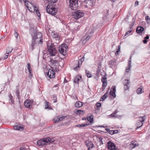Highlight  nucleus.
I'll use <instances>...</instances> for the list:
<instances>
[{
  "mask_svg": "<svg viewBox=\"0 0 150 150\" xmlns=\"http://www.w3.org/2000/svg\"><path fill=\"white\" fill-rule=\"evenodd\" d=\"M108 92H106L105 94L102 96L101 97L100 100L101 101H103L105 99H106L108 96Z\"/></svg>",
  "mask_w": 150,
  "mask_h": 150,
  "instance_id": "5701e85b",
  "label": "nucleus"
},
{
  "mask_svg": "<svg viewBox=\"0 0 150 150\" xmlns=\"http://www.w3.org/2000/svg\"><path fill=\"white\" fill-rule=\"evenodd\" d=\"M144 30L143 27L141 26L138 27L137 28L136 31L137 33H141Z\"/></svg>",
  "mask_w": 150,
  "mask_h": 150,
  "instance_id": "4be33fe9",
  "label": "nucleus"
},
{
  "mask_svg": "<svg viewBox=\"0 0 150 150\" xmlns=\"http://www.w3.org/2000/svg\"><path fill=\"white\" fill-rule=\"evenodd\" d=\"M8 54H6L5 56L4 59H6L8 58Z\"/></svg>",
  "mask_w": 150,
  "mask_h": 150,
  "instance_id": "4d7b16f0",
  "label": "nucleus"
},
{
  "mask_svg": "<svg viewBox=\"0 0 150 150\" xmlns=\"http://www.w3.org/2000/svg\"><path fill=\"white\" fill-rule=\"evenodd\" d=\"M31 36L32 41L30 48L33 50L36 46H39L42 43V36L41 33H35V32H33Z\"/></svg>",
  "mask_w": 150,
  "mask_h": 150,
  "instance_id": "f257e3e1",
  "label": "nucleus"
},
{
  "mask_svg": "<svg viewBox=\"0 0 150 150\" xmlns=\"http://www.w3.org/2000/svg\"><path fill=\"white\" fill-rule=\"evenodd\" d=\"M53 100H54V103H56L57 102V97L56 96H54L53 97Z\"/></svg>",
  "mask_w": 150,
  "mask_h": 150,
  "instance_id": "09e8293b",
  "label": "nucleus"
},
{
  "mask_svg": "<svg viewBox=\"0 0 150 150\" xmlns=\"http://www.w3.org/2000/svg\"><path fill=\"white\" fill-rule=\"evenodd\" d=\"M18 33L17 32H16V31H15V33L14 34V36L16 37V38H17V37L18 35Z\"/></svg>",
  "mask_w": 150,
  "mask_h": 150,
  "instance_id": "8fccbe9b",
  "label": "nucleus"
},
{
  "mask_svg": "<svg viewBox=\"0 0 150 150\" xmlns=\"http://www.w3.org/2000/svg\"><path fill=\"white\" fill-rule=\"evenodd\" d=\"M115 63V61L114 60H112L110 61L109 62V64L112 65H113Z\"/></svg>",
  "mask_w": 150,
  "mask_h": 150,
  "instance_id": "79ce46f5",
  "label": "nucleus"
},
{
  "mask_svg": "<svg viewBox=\"0 0 150 150\" xmlns=\"http://www.w3.org/2000/svg\"><path fill=\"white\" fill-rule=\"evenodd\" d=\"M92 37L91 35H87L86 37L82 41V43L83 44H85L90 38Z\"/></svg>",
  "mask_w": 150,
  "mask_h": 150,
  "instance_id": "aec40b11",
  "label": "nucleus"
},
{
  "mask_svg": "<svg viewBox=\"0 0 150 150\" xmlns=\"http://www.w3.org/2000/svg\"><path fill=\"white\" fill-rule=\"evenodd\" d=\"M107 82H103V84H102V86L103 87H105L107 85Z\"/></svg>",
  "mask_w": 150,
  "mask_h": 150,
  "instance_id": "3c124183",
  "label": "nucleus"
},
{
  "mask_svg": "<svg viewBox=\"0 0 150 150\" xmlns=\"http://www.w3.org/2000/svg\"><path fill=\"white\" fill-rule=\"evenodd\" d=\"M57 61L50 59V65L52 69H56L57 66L56 64L57 63Z\"/></svg>",
  "mask_w": 150,
  "mask_h": 150,
  "instance_id": "9d476101",
  "label": "nucleus"
},
{
  "mask_svg": "<svg viewBox=\"0 0 150 150\" xmlns=\"http://www.w3.org/2000/svg\"><path fill=\"white\" fill-rule=\"evenodd\" d=\"M86 75L88 78H91L92 77V75L91 73L89 72L88 71L86 70Z\"/></svg>",
  "mask_w": 150,
  "mask_h": 150,
  "instance_id": "7c9ffc66",
  "label": "nucleus"
},
{
  "mask_svg": "<svg viewBox=\"0 0 150 150\" xmlns=\"http://www.w3.org/2000/svg\"><path fill=\"white\" fill-rule=\"evenodd\" d=\"M84 61V57H82L78 61V65L76 67L74 68V69L76 71L78 69L79 67V66H80L82 62H83Z\"/></svg>",
  "mask_w": 150,
  "mask_h": 150,
  "instance_id": "2eb2a0df",
  "label": "nucleus"
},
{
  "mask_svg": "<svg viewBox=\"0 0 150 150\" xmlns=\"http://www.w3.org/2000/svg\"><path fill=\"white\" fill-rule=\"evenodd\" d=\"M74 112L78 115L83 114V111L82 110H75Z\"/></svg>",
  "mask_w": 150,
  "mask_h": 150,
  "instance_id": "c85d7f7f",
  "label": "nucleus"
},
{
  "mask_svg": "<svg viewBox=\"0 0 150 150\" xmlns=\"http://www.w3.org/2000/svg\"><path fill=\"white\" fill-rule=\"evenodd\" d=\"M112 90H111L110 92V94L114 97L115 98L116 97L115 92L116 91V87L115 86H113L112 88Z\"/></svg>",
  "mask_w": 150,
  "mask_h": 150,
  "instance_id": "dca6fc26",
  "label": "nucleus"
},
{
  "mask_svg": "<svg viewBox=\"0 0 150 150\" xmlns=\"http://www.w3.org/2000/svg\"><path fill=\"white\" fill-rule=\"evenodd\" d=\"M135 142H134V141H132L131 142V144H130V147L132 148H133L136 146H138V145L136 143H135Z\"/></svg>",
  "mask_w": 150,
  "mask_h": 150,
  "instance_id": "bb28decb",
  "label": "nucleus"
},
{
  "mask_svg": "<svg viewBox=\"0 0 150 150\" xmlns=\"http://www.w3.org/2000/svg\"><path fill=\"white\" fill-rule=\"evenodd\" d=\"M118 112L117 110H116L114 112L111 114L110 116L113 117L117 118L118 116L116 114Z\"/></svg>",
  "mask_w": 150,
  "mask_h": 150,
  "instance_id": "393cba45",
  "label": "nucleus"
},
{
  "mask_svg": "<svg viewBox=\"0 0 150 150\" xmlns=\"http://www.w3.org/2000/svg\"><path fill=\"white\" fill-rule=\"evenodd\" d=\"M108 148L109 149L112 150H115V146L114 144L111 142L109 141L107 143Z\"/></svg>",
  "mask_w": 150,
  "mask_h": 150,
  "instance_id": "f8f14e48",
  "label": "nucleus"
},
{
  "mask_svg": "<svg viewBox=\"0 0 150 150\" xmlns=\"http://www.w3.org/2000/svg\"><path fill=\"white\" fill-rule=\"evenodd\" d=\"M81 79V76H76L74 79V82L75 83H78V81Z\"/></svg>",
  "mask_w": 150,
  "mask_h": 150,
  "instance_id": "6ab92c4d",
  "label": "nucleus"
},
{
  "mask_svg": "<svg viewBox=\"0 0 150 150\" xmlns=\"http://www.w3.org/2000/svg\"><path fill=\"white\" fill-rule=\"evenodd\" d=\"M49 2L52 3H55L56 2L57 0H47Z\"/></svg>",
  "mask_w": 150,
  "mask_h": 150,
  "instance_id": "de8ad7c7",
  "label": "nucleus"
},
{
  "mask_svg": "<svg viewBox=\"0 0 150 150\" xmlns=\"http://www.w3.org/2000/svg\"><path fill=\"white\" fill-rule=\"evenodd\" d=\"M72 17L76 19L82 17L84 16V13L81 10H77L74 11L72 14Z\"/></svg>",
  "mask_w": 150,
  "mask_h": 150,
  "instance_id": "423d86ee",
  "label": "nucleus"
},
{
  "mask_svg": "<svg viewBox=\"0 0 150 150\" xmlns=\"http://www.w3.org/2000/svg\"><path fill=\"white\" fill-rule=\"evenodd\" d=\"M16 93L17 95V96L18 98H19V95L20 94V92L18 90H17L16 91Z\"/></svg>",
  "mask_w": 150,
  "mask_h": 150,
  "instance_id": "49530a36",
  "label": "nucleus"
},
{
  "mask_svg": "<svg viewBox=\"0 0 150 150\" xmlns=\"http://www.w3.org/2000/svg\"><path fill=\"white\" fill-rule=\"evenodd\" d=\"M45 109H48L50 110L52 109V108L50 107V105H48L49 103L47 102L46 100H45Z\"/></svg>",
  "mask_w": 150,
  "mask_h": 150,
  "instance_id": "c756f323",
  "label": "nucleus"
},
{
  "mask_svg": "<svg viewBox=\"0 0 150 150\" xmlns=\"http://www.w3.org/2000/svg\"><path fill=\"white\" fill-rule=\"evenodd\" d=\"M68 48V46L67 45L65 44H62L59 47V50L61 54L64 55L66 54Z\"/></svg>",
  "mask_w": 150,
  "mask_h": 150,
  "instance_id": "39448f33",
  "label": "nucleus"
},
{
  "mask_svg": "<svg viewBox=\"0 0 150 150\" xmlns=\"http://www.w3.org/2000/svg\"><path fill=\"white\" fill-rule=\"evenodd\" d=\"M82 105V103L80 101L76 102L75 104V106L77 108H80L81 107Z\"/></svg>",
  "mask_w": 150,
  "mask_h": 150,
  "instance_id": "412c9836",
  "label": "nucleus"
},
{
  "mask_svg": "<svg viewBox=\"0 0 150 150\" xmlns=\"http://www.w3.org/2000/svg\"><path fill=\"white\" fill-rule=\"evenodd\" d=\"M130 67H129V68L128 69H126V71L127 72H129Z\"/></svg>",
  "mask_w": 150,
  "mask_h": 150,
  "instance_id": "052dcab7",
  "label": "nucleus"
},
{
  "mask_svg": "<svg viewBox=\"0 0 150 150\" xmlns=\"http://www.w3.org/2000/svg\"><path fill=\"white\" fill-rule=\"evenodd\" d=\"M88 125L87 124H78L75 126L76 127H85L88 126Z\"/></svg>",
  "mask_w": 150,
  "mask_h": 150,
  "instance_id": "473e14b6",
  "label": "nucleus"
},
{
  "mask_svg": "<svg viewBox=\"0 0 150 150\" xmlns=\"http://www.w3.org/2000/svg\"><path fill=\"white\" fill-rule=\"evenodd\" d=\"M130 83V82L129 80L125 79L124 81V85H127V86H129Z\"/></svg>",
  "mask_w": 150,
  "mask_h": 150,
  "instance_id": "72a5a7b5",
  "label": "nucleus"
},
{
  "mask_svg": "<svg viewBox=\"0 0 150 150\" xmlns=\"http://www.w3.org/2000/svg\"><path fill=\"white\" fill-rule=\"evenodd\" d=\"M35 12L38 16L39 17H40V12H39L37 7L36 8L35 10Z\"/></svg>",
  "mask_w": 150,
  "mask_h": 150,
  "instance_id": "f704fd0d",
  "label": "nucleus"
},
{
  "mask_svg": "<svg viewBox=\"0 0 150 150\" xmlns=\"http://www.w3.org/2000/svg\"><path fill=\"white\" fill-rule=\"evenodd\" d=\"M51 35L53 38H55L56 39V40H58V39H59V35L57 34V33H52Z\"/></svg>",
  "mask_w": 150,
  "mask_h": 150,
  "instance_id": "cd10ccee",
  "label": "nucleus"
},
{
  "mask_svg": "<svg viewBox=\"0 0 150 150\" xmlns=\"http://www.w3.org/2000/svg\"><path fill=\"white\" fill-rule=\"evenodd\" d=\"M139 4V3L138 1H136L134 4V6H138Z\"/></svg>",
  "mask_w": 150,
  "mask_h": 150,
  "instance_id": "864d4df0",
  "label": "nucleus"
},
{
  "mask_svg": "<svg viewBox=\"0 0 150 150\" xmlns=\"http://www.w3.org/2000/svg\"><path fill=\"white\" fill-rule=\"evenodd\" d=\"M101 81L102 83L107 82V78L105 76H104L102 78Z\"/></svg>",
  "mask_w": 150,
  "mask_h": 150,
  "instance_id": "e433bc0d",
  "label": "nucleus"
},
{
  "mask_svg": "<svg viewBox=\"0 0 150 150\" xmlns=\"http://www.w3.org/2000/svg\"><path fill=\"white\" fill-rule=\"evenodd\" d=\"M64 82H65V83H67V81L65 79H64Z\"/></svg>",
  "mask_w": 150,
  "mask_h": 150,
  "instance_id": "774afa93",
  "label": "nucleus"
},
{
  "mask_svg": "<svg viewBox=\"0 0 150 150\" xmlns=\"http://www.w3.org/2000/svg\"><path fill=\"white\" fill-rule=\"evenodd\" d=\"M85 144L88 147V150H91L94 147L93 143L91 141H86Z\"/></svg>",
  "mask_w": 150,
  "mask_h": 150,
  "instance_id": "1a4fd4ad",
  "label": "nucleus"
},
{
  "mask_svg": "<svg viewBox=\"0 0 150 150\" xmlns=\"http://www.w3.org/2000/svg\"><path fill=\"white\" fill-rule=\"evenodd\" d=\"M48 52L50 56H55L57 53V51L54 45L50 44L49 42L47 44Z\"/></svg>",
  "mask_w": 150,
  "mask_h": 150,
  "instance_id": "7ed1b4c3",
  "label": "nucleus"
},
{
  "mask_svg": "<svg viewBox=\"0 0 150 150\" xmlns=\"http://www.w3.org/2000/svg\"><path fill=\"white\" fill-rule=\"evenodd\" d=\"M65 117L64 116L60 117L59 116L55 117L53 119V121L54 122L56 123L59 122V121H62L64 119Z\"/></svg>",
  "mask_w": 150,
  "mask_h": 150,
  "instance_id": "4468645a",
  "label": "nucleus"
},
{
  "mask_svg": "<svg viewBox=\"0 0 150 150\" xmlns=\"http://www.w3.org/2000/svg\"><path fill=\"white\" fill-rule=\"evenodd\" d=\"M132 58V56H130L129 58V60L128 62V66L129 67H131V59Z\"/></svg>",
  "mask_w": 150,
  "mask_h": 150,
  "instance_id": "ea45409f",
  "label": "nucleus"
},
{
  "mask_svg": "<svg viewBox=\"0 0 150 150\" xmlns=\"http://www.w3.org/2000/svg\"><path fill=\"white\" fill-rule=\"evenodd\" d=\"M29 72V75L30 76H32V71H30V72Z\"/></svg>",
  "mask_w": 150,
  "mask_h": 150,
  "instance_id": "680f3d73",
  "label": "nucleus"
},
{
  "mask_svg": "<svg viewBox=\"0 0 150 150\" xmlns=\"http://www.w3.org/2000/svg\"><path fill=\"white\" fill-rule=\"evenodd\" d=\"M32 103L33 101L30 100H27L24 102V105L27 108H31Z\"/></svg>",
  "mask_w": 150,
  "mask_h": 150,
  "instance_id": "9b49d317",
  "label": "nucleus"
},
{
  "mask_svg": "<svg viewBox=\"0 0 150 150\" xmlns=\"http://www.w3.org/2000/svg\"><path fill=\"white\" fill-rule=\"evenodd\" d=\"M83 3H85V2H86V0H80Z\"/></svg>",
  "mask_w": 150,
  "mask_h": 150,
  "instance_id": "69168bd1",
  "label": "nucleus"
},
{
  "mask_svg": "<svg viewBox=\"0 0 150 150\" xmlns=\"http://www.w3.org/2000/svg\"><path fill=\"white\" fill-rule=\"evenodd\" d=\"M52 142H53V141L51 140V138L47 137L38 141L37 144L39 146H43L45 145L49 144Z\"/></svg>",
  "mask_w": 150,
  "mask_h": 150,
  "instance_id": "20e7f679",
  "label": "nucleus"
},
{
  "mask_svg": "<svg viewBox=\"0 0 150 150\" xmlns=\"http://www.w3.org/2000/svg\"><path fill=\"white\" fill-rule=\"evenodd\" d=\"M69 2L68 8L71 10H76L79 8L78 0H67Z\"/></svg>",
  "mask_w": 150,
  "mask_h": 150,
  "instance_id": "f03ea898",
  "label": "nucleus"
},
{
  "mask_svg": "<svg viewBox=\"0 0 150 150\" xmlns=\"http://www.w3.org/2000/svg\"><path fill=\"white\" fill-rule=\"evenodd\" d=\"M96 106L97 107V108H100V107L101 106V104L100 103H96Z\"/></svg>",
  "mask_w": 150,
  "mask_h": 150,
  "instance_id": "a18cd8bd",
  "label": "nucleus"
},
{
  "mask_svg": "<svg viewBox=\"0 0 150 150\" xmlns=\"http://www.w3.org/2000/svg\"><path fill=\"white\" fill-rule=\"evenodd\" d=\"M129 88V86L124 85V89L125 90H126Z\"/></svg>",
  "mask_w": 150,
  "mask_h": 150,
  "instance_id": "c03bdc74",
  "label": "nucleus"
},
{
  "mask_svg": "<svg viewBox=\"0 0 150 150\" xmlns=\"http://www.w3.org/2000/svg\"><path fill=\"white\" fill-rule=\"evenodd\" d=\"M55 73L52 69H49L47 73V76L50 78L51 79L54 78L55 76Z\"/></svg>",
  "mask_w": 150,
  "mask_h": 150,
  "instance_id": "ddd939ff",
  "label": "nucleus"
},
{
  "mask_svg": "<svg viewBox=\"0 0 150 150\" xmlns=\"http://www.w3.org/2000/svg\"><path fill=\"white\" fill-rule=\"evenodd\" d=\"M137 92L138 94H140L143 93L144 91L141 88H139L137 89Z\"/></svg>",
  "mask_w": 150,
  "mask_h": 150,
  "instance_id": "2f4dec72",
  "label": "nucleus"
},
{
  "mask_svg": "<svg viewBox=\"0 0 150 150\" xmlns=\"http://www.w3.org/2000/svg\"><path fill=\"white\" fill-rule=\"evenodd\" d=\"M121 46L120 45H119L118 46V48L117 49V50L116 51V53H115V55H117L118 54V52H119V51H120V49Z\"/></svg>",
  "mask_w": 150,
  "mask_h": 150,
  "instance_id": "4c0bfd02",
  "label": "nucleus"
},
{
  "mask_svg": "<svg viewBox=\"0 0 150 150\" xmlns=\"http://www.w3.org/2000/svg\"><path fill=\"white\" fill-rule=\"evenodd\" d=\"M13 50L12 48L11 47H8L6 49V54H9Z\"/></svg>",
  "mask_w": 150,
  "mask_h": 150,
  "instance_id": "a878e982",
  "label": "nucleus"
},
{
  "mask_svg": "<svg viewBox=\"0 0 150 150\" xmlns=\"http://www.w3.org/2000/svg\"><path fill=\"white\" fill-rule=\"evenodd\" d=\"M147 42V40L145 39H144V40L143 41V42L144 44H146Z\"/></svg>",
  "mask_w": 150,
  "mask_h": 150,
  "instance_id": "6e6d98bb",
  "label": "nucleus"
},
{
  "mask_svg": "<svg viewBox=\"0 0 150 150\" xmlns=\"http://www.w3.org/2000/svg\"><path fill=\"white\" fill-rule=\"evenodd\" d=\"M29 72H30V71H32V70L30 68H27Z\"/></svg>",
  "mask_w": 150,
  "mask_h": 150,
  "instance_id": "e2e57ef3",
  "label": "nucleus"
},
{
  "mask_svg": "<svg viewBox=\"0 0 150 150\" xmlns=\"http://www.w3.org/2000/svg\"><path fill=\"white\" fill-rule=\"evenodd\" d=\"M93 0H86L85 3L86 4V6H92L93 4Z\"/></svg>",
  "mask_w": 150,
  "mask_h": 150,
  "instance_id": "f3484780",
  "label": "nucleus"
},
{
  "mask_svg": "<svg viewBox=\"0 0 150 150\" xmlns=\"http://www.w3.org/2000/svg\"><path fill=\"white\" fill-rule=\"evenodd\" d=\"M100 72V70L99 69H98L96 71V76H98L99 74V73Z\"/></svg>",
  "mask_w": 150,
  "mask_h": 150,
  "instance_id": "603ef678",
  "label": "nucleus"
},
{
  "mask_svg": "<svg viewBox=\"0 0 150 150\" xmlns=\"http://www.w3.org/2000/svg\"><path fill=\"white\" fill-rule=\"evenodd\" d=\"M115 131H114L113 130H110L109 132L110 134H113L115 133H116V132H115Z\"/></svg>",
  "mask_w": 150,
  "mask_h": 150,
  "instance_id": "37998d69",
  "label": "nucleus"
},
{
  "mask_svg": "<svg viewBox=\"0 0 150 150\" xmlns=\"http://www.w3.org/2000/svg\"><path fill=\"white\" fill-rule=\"evenodd\" d=\"M139 118H142V120H140L138 122H137V127L136 129H137L139 128H140L142 126L143 124V122L144 121L146 117L144 116L142 117H139Z\"/></svg>",
  "mask_w": 150,
  "mask_h": 150,
  "instance_id": "6e6552de",
  "label": "nucleus"
},
{
  "mask_svg": "<svg viewBox=\"0 0 150 150\" xmlns=\"http://www.w3.org/2000/svg\"><path fill=\"white\" fill-rule=\"evenodd\" d=\"M145 19L146 21L148 23H150V18L148 16L145 17Z\"/></svg>",
  "mask_w": 150,
  "mask_h": 150,
  "instance_id": "58836bf2",
  "label": "nucleus"
},
{
  "mask_svg": "<svg viewBox=\"0 0 150 150\" xmlns=\"http://www.w3.org/2000/svg\"><path fill=\"white\" fill-rule=\"evenodd\" d=\"M13 128L15 129L20 131H22L23 129V126L20 125L14 126Z\"/></svg>",
  "mask_w": 150,
  "mask_h": 150,
  "instance_id": "a211bd4d",
  "label": "nucleus"
},
{
  "mask_svg": "<svg viewBox=\"0 0 150 150\" xmlns=\"http://www.w3.org/2000/svg\"><path fill=\"white\" fill-rule=\"evenodd\" d=\"M89 33L90 34H92L94 33V30H89L88 31Z\"/></svg>",
  "mask_w": 150,
  "mask_h": 150,
  "instance_id": "5fc2aeb1",
  "label": "nucleus"
},
{
  "mask_svg": "<svg viewBox=\"0 0 150 150\" xmlns=\"http://www.w3.org/2000/svg\"><path fill=\"white\" fill-rule=\"evenodd\" d=\"M19 150H26L23 147L20 148Z\"/></svg>",
  "mask_w": 150,
  "mask_h": 150,
  "instance_id": "0e129e2a",
  "label": "nucleus"
},
{
  "mask_svg": "<svg viewBox=\"0 0 150 150\" xmlns=\"http://www.w3.org/2000/svg\"><path fill=\"white\" fill-rule=\"evenodd\" d=\"M93 115H91L90 116L87 117V119L90 122L92 123L93 121Z\"/></svg>",
  "mask_w": 150,
  "mask_h": 150,
  "instance_id": "b1692460",
  "label": "nucleus"
},
{
  "mask_svg": "<svg viewBox=\"0 0 150 150\" xmlns=\"http://www.w3.org/2000/svg\"><path fill=\"white\" fill-rule=\"evenodd\" d=\"M46 11L49 14L53 15H55L56 13V10L55 8L50 4L47 6Z\"/></svg>",
  "mask_w": 150,
  "mask_h": 150,
  "instance_id": "0eeeda50",
  "label": "nucleus"
},
{
  "mask_svg": "<svg viewBox=\"0 0 150 150\" xmlns=\"http://www.w3.org/2000/svg\"><path fill=\"white\" fill-rule=\"evenodd\" d=\"M27 67V68H30V63H28Z\"/></svg>",
  "mask_w": 150,
  "mask_h": 150,
  "instance_id": "13d9d810",
  "label": "nucleus"
},
{
  "mask_svg": "<svg viewBox=\"0 0 150 150\" xmlns=\"http://www.w3.org/2000/svg\"><path fill=\"white\" fill-rule=\"evenodd\" d=\"M105 129V130H106V131H109H109H110V129H108V128H106V129Z\"/></svg>",
  "mask_w": 150,
  "mask_h": 150,
  "instance_id": "338daca9",
  "label": "nucleus"
},
{
  "mask_svg": "<svg viewBox=\"0 0 150 150\" xmlns=\"http://www.w3.org/2000/svg\"><path fill=\"white\" fill-rule=\"evenodd\" d=\"M10 100L11 101V103L13 104H14V101L13 100V97L11 94H10L9 96Z\"/></svg>",
  "mask_w": 150,
  "mask_h": 150,
  "instance_id": "c9c22d12",
  "label": "nucleus"
},
{
  "mask_svg": "<svg viewBox=\"0 0 150 150\" xmlns=\"http://www.w3.org/2000/svg\"><path fill=\"white\" fill-rule=\"evenodd\" d=\"M149 37L148 35H147L144 38V39H145L146 40H148L149 39Z\"/></svg>",
  "mask_w": 150,
  "mask_h": 150,
  "instance_id": "bf43d9fd",
  "label": "nucleus"
},
{
  "mask_svg": "<svg viewBox=\"0 0 150 150\" xmlns=\"http://www.w3.org/2000/svg\"><path fill=\"white\" fill-rule=\"evenodd\" d=\"M132 28H131L130 30L129 31L127 32H126L125 35V36L127 35H128V34H130L131 33V32H132Z\"/></svg>",
  "mask_w": 150,
  "mask_h": 150,
  "instance_id": "a19ab883",
  "label": "nucleus"
}]
</instances>
